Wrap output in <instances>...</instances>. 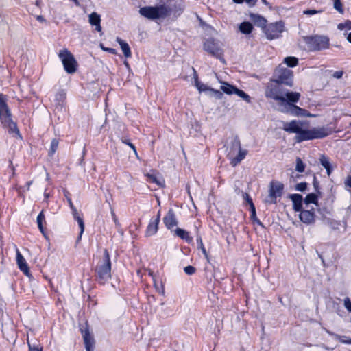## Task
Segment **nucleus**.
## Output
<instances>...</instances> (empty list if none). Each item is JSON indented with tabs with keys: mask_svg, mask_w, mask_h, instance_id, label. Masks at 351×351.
I'll return each instance as SVG.
<instances>
[{
	"mask_svg": "<svg viewBox=\"0 0 351 351\" xmlns=\"http://www.w3.org/2000/svg\"><path fill=\"white\" fill-rule=\"evenodd\" d=\"M267 98L278 101V110L284 113H290L295 116H306V110L295 105L300 98V94L287 90L282 85L271 81L267 84L265 92Z\"/></svg>",
	"mask_w": 351,
	"mask_h": 351,
	"instance_id": "1",
	"label": "nucleus"
},
{
	"mask_svg": "<svg viewBox=\"0 0 351 351\" xmlns=\"http://www.w3.org/2000/svg\"><path fill=\"white\" fill-rule=\"evenodd\" d=\"M184 2L175 3L172 8L162 3L156 6H145L139 9V14L144 18L151 21L165 19L171 14L174 18L180 16L184 11Z\"/></svg>",
	"mask_w": 351,
	"mask_h": 351,
	"instance_id": "2",
	"label": "nucleus"
},
{
	"mask_svg": "<svg viewBox=\"0 0 351 351\" xmlns=\"http://www.w3.org/2000/svg\"><path fill=\"white\" fill-rule=\"evenodd\" d=\"M0 121L3 126L8 130V132L21 137L16 123L12 121L11 112L6 104V98L0 94Z\"/></svg>",
	"mask_w": 351,
	"mask_h": 351,
	"instance_id": "3",
	"label": "nucleus"
},
{
	"mask_svg": "<svg viewBox=\"0 0 351 351\" xmlns=\"http://www.w3.org/2000/svg\"><path fill=\"white\" fill-rule=\"evenodd\" d=\"M97 279L101 285H104L111 278V261L109 252L106 249L104 250L102 258L96 266Z\"/></svg>",
	"mask_w": 351,
	"mask_h": 351,
	"instance_id": "4",
	"label": "nucleus"
},
{
	"mask_svg": "<svg viewBox=\"0 0 351 351\" xmlns=\"http://www.w3.org/2000/svg\"><path fill=\"white\" fill-rule=\"evenodd\" d=\"M330 131L325 127L313 128L310 130L304 129L303 126L300 130L298 135L295 136V141L297 143H301L304 141L322 138L330 134Z\"/></svg>",
	"mask_w": 351,
	"mask_h": 351,
	"instance_id": "5",
	"label": "nucleus"
},
{
	"mask_svg": "<svg viewBox=\"0 0 351 351\" xmlns=\"http://www.w3.org/2000/svg\"><path fill=\"white\" fill-rule=\"evenodd\" d=\"M247 153V150L241 149L239 138L237 136H234L230 142L227 154V156L230 160V164L235 167L245 158Z\"/></svg>",
	"mask_w": 351,
	"mask_h": 351,
	"instance_id": "6",
	"label": "nucleus"
},
{
	"mask_svg": "<svg viewBox=\"0 0 351 351\" xmlns=\"http://www.w3.org/2000/svg\"><path fill=\"white\" fill-rule=\"evenodd\" d=\"M58 56L63 64L64 70L68 73L71 74L76 71L77 63L73 55L67 49L60 51Z\"/></svg>",
	"mask_w": 351,
	"mask_h": 351,
	"instance_id": "7",
	"label": "nucleus"
},
{
	"mask_svg": "<svg viewBox=\"0 0 351 351\" xmlns=\"http://www.w3.org/2000/svg\"><path fill=\"white\" fill-rule=\"evenodd\" d=\"M293 71L287 68H280L275 72V79L271 81L280 85H286L292 87L293 84Z\"/></svg>",
	"mask_w": 351,
	"mask_h": 351,
	"instance_id": "8",
	"label": "nucleus"
},
{
	"mask_svg": "<svg viewBox=\"0 0 351 351\" xmlns=\"http://www.w3.org/2000/svg\"><path fill=\"white\" fill-rule=\"evenodd\" d=\"M306 43L311 51H321L329 47V38L324 36L307 37Z\"/></svg>",
	"mask_w": 351,
	"mask_h": 351,
	"instance_id": "9",
	"label": "nucleus"
},
{
	"mask_svg": "<svg viewBox=\"0 0 351 351\" xmlns=\"http://www.w3.org/2000/svg\"><path fill=\"white\" fill-rule=\"evenodd\" d=\"M285 29V23L282 21H279L267 24L264 29V33L267 39L273 40L280 37Z\"/></svg>",
	"mask_w": 351,
	"mask_h": 351,
	"instance_id": "10",
	"label": "nucleus"
},
{
	"mask_svg": "<svg viewBox=\"0 0 351 351\" xmlns=\"http://www.w3.org/2000/svg\"><path fill=\"white\" fill-rule=\"evenodd\" d=\"M284 189V185L280 182L272 181L269 184V197L267 202L276 204V198L281 197Z\"/></svg>",
	"mask_w": 351,
	"mask_h": 351,
	"instance_id": "11",
	"label": "nucleus"
},
{
	"mask_svg": "<svg viewBox=\"0 0 351 351\" xmlns=\"http://www.w3.org/2000/svg\"><path fill=\"white\" fill-rule=\"evenodd\" d=\"M204 49L212 56L219 59L223 63H225V60L223 58V51L213 40H207L204 44Z\"/></svg>",
	"mask_w": 351,
	"mask_h": 351,
	"instance_id": "12",
	"label": "nucleus"
},
{
	"mask_svg": "<svg viewBox=\"0 0 351 351\" xmlns=\"http://www.w3.org/2000/svg\"><path fill=\"white\" fill-rule=\"evenodd\" d=\"M81 332L82 334L86 350L94 351L95 347V341L93 336L90 333L87 326H86L84 328H81Z\"/></svg>",
	"mask_w": 351,
	"mask_h": 351,
	"instance_id": "13",
	"label": "nucleus"
},
{
	"mask_svg": "<svg viewBox=\"0 0 351 351\" xmlns=\"http://www.w3.org/2000/svg\"><path fill=\"white\" fill-rule=\"evenodd\" d=\"M299 218L302 222L306 224H312L315 223V215L314 208L311 210H302L299 215Z\"/></svg>",
	"mask_w": 351,
	"mask_h": 351,
	"instance_id": "14",
	"label": "nucleus"
},
{
	"mask_svg": "<svg viewBox=\"0 0 351 351\" xmlns=\"http://www.w3.org/2000/svg\"><path fill=\"white\" fill-rule=\"evenodd\" d=\"M302 126L303 123L302 121L294 120L284 123L282 129L289 133H295L298 135Z\"/></svg>",
	"mask_w": 351,
	"mask_h": 351,
	"instance_id": "15",
	"label": "nucleus"
},
{
	"mask_svg": "<svg viewBox=\"0 0 351 351\" xmlns=\"http://www.w3.org/2000/svg\"><path fill=\"white\" fill-rule=\"evenodd\" d=\"M163 222L168 229H171L178 225V221L172 209H169L168 210L167 213L163 218Z\"/></svg>",
	"mask_w": 351,
	"mask_h": 351,
	"instance_id": "16",
	"label": "nucleus"
},
{
	"mask_svg": "<svg viewBox=\"0 0 351 351\" xmlns=\"http://www.w3.org/2000/svg\"><path fill=\"white\" fill-rule=\"evenodd\" d=\"M16 263L21 271H22L26 276H29V270L28 265L25 259L18 250H16Z\"/></svg>",
	"mask_w": 351,
	"mask_h": 351,
	"instance_id": "17",
	"label": "nucleus"
},
{
	"mask_svg": "<svg viewBox=\"0 0 351 351\" xmlns=\"http://www.w3.org/2000/svg\"><path fill=\"white\" fill-rule=\"evenodd\" d=\"M88 21L92 26L95 27V30L97 32L101 31V16L97 12H93L88 16Z\"/></svg>",
	"mask_w": 351,
	"mask_h": 351,
	"instance_id": "18",
	"label": "nucleus"
},
{
	"mask_svg": "<svg viewBox=\"0 0 351 351\" xmlns=\"http://www.w3.org/2000/svg\"><path fill=\"white\" fill-rule=\"evenodd\" d=\"M289 198L293 202V208L295 212L302 210V196L300 194H291Z\"/></svg>",
	"mask_w": 351,
	"mask_h": 351,
	"instance_id": "19",
	"label": "nucleus"
},
{
	"mask_svg": "<svg viewBox=\"0 0 351 351\" xmlns=\"http://www.w3.org/2000/svg\"><path fill=\"white\" fill-rule=\"evenodd\" d=\"M250 18L252 20V21L254 23V25L263 28V29H265V27H267V20L264 17L258 14H250Z\"/></svg>",
	"mask_w": 351,
	"mask_h": 351,
	"instance_id": "20",
	"label": "nucleus"
},
{
	"mask_svg": "<svg viewBox=\"0 0 351 351\" xmlns=\"http://www.w3.org/2000/svg\"><path fill=\"white\" fill-rule=\"evenodd\" d=\"M160 222V219L158 218H156L153 221H151L146 230L145 234L147 237H150L155 234L158 229V224Z\"/></svg>",
	"mask_w": 351,
	"mask_h": 351,
	"instance_id": "21",
	"label": "nucleus"
},
{
	"mask_svg": "<svg viewBox=\"0 0 351 351\" xmlns=\"http://www.w3.org/2000/svg\"><path fill=\"white\" fill-rule=\"evenodd\" d=\"M116 40L119 44L125 57H131L132 53L129 45L119 37H117Z\"/></svg>",
	"mask_w": 351,
	"mask_h": 351,
	"instance_id": "22",
	"label": "nucleus"
},
{
	"mask_svg": "<svg viewBox=\"0 0 351 351\" xmlns=\"http://www.w3.org/2000/svg\"><path fill=\"white\" fill-rule=\"evenodd\" d=\"M71 209L72 210V214H73L74 219L77 221L78 225L80 226V238L82 233L84 231V223L82 218L79 215L75 207L73 206V208H71Z\"/></svg>",
	"mask_w": 351,
	"mask_h": 351,
	"instance_id": "23",
	"label": "nucleus"
},
{
	"mask_svg": "<svg viewBox=\"0 0 351 351\" xmlns=\"http://www.w3.org/2000/svg\"><path fill=\"white\" fill-rule=\"evenodd\" d=\"M176 234L182 239L185 240L188 243H191L193 241V239L191 237L189 236V232L180 228H178L176 230Z\"/></svg>",
	"mask_w": 351,
	"mask_h": 351,
	"instance_id": "24",
	"label": "nucleus"
},
{
	"mask_svg": "<svg viewBox=\"0 0 351 351\" xmlns=\"http://www.w3.org/2000/svg\"><path fill=\"white\" fill-rule=\"evenodd\" d=\"M319 160L321 165L326 169L328 176H330L332 169L328 158L322 155Z\"/></svg>",
	"mask_w": 351,
	"mask_h": 351,
	"instance_id": "25",
	"label": "nucleus"
},
{
	"mask_svg": "<svg viewBox=\"0 0 351 351\" xmlns=\"http://www.w3.org/2000/svg\"><path fill=\"white\" fill-rule=\"evenodd\" d=\"M146 176L148 178L149 182L156 184L158 186H163L164 180L162 178H158L157 175L154 173H147Z\"/></svg>",
	"mask_w": 351,
	"mask_h": 351,
	"instance_id": "26",
	"label": "nucleus"
},
{
	"mask_svg": "<svg viewBox=\"0 0 351 351\" xmlns=\"http://www.w3.org/2000/svg\"><path fill=\"white\" fill-rule=\"evenodd\" d=\"M221 86V90L228 95L234 94L237 88L232 85L229 84L227 82H222Z\"/></svg>",
	"mask_w": 351,
	"mask_h": 351,
	"instance_id": "27",
	"label": "nucleus"
},
{
	"mask_svg": "<svg viewBox=\"0 0 351 351\" xmlns=\"http://www.w3.org/2000/svg\"><path fill=\"white\" fill-rule=\"evenodd\" d=\"M252 29V25L250 22H243L239 25V30L245 34H250Z\"/></svg>",
	"mask_w": 351,
	"mask_h": 351,
	"instance_id": "28",
	"label": "nucleus"
},
{
	"mask_svg": "<svg viewBox=\"0 0 351 351\" xmlns=\"http://www.w3.org/2000/svg\"><path fill=\"white\" fill-rule=\"evenodd\" d=\"M283 62L289 67H294L298 64V59L293 56L286 57Z\"/></svg>",
	"mask_w": 351,
	"mask_h": 351,
	"instance_id": "29",
	"label": "nucleus"
},
{
	"mask_svg": "<svg viewBox=\"0 0 351 351\" xmlns=\"http://www.w3.org/2000/svg\"><path fill=\"white\" fill-rule=\"evenodd\" d=\"M304 204L308 206L309 204H315L317 203V197L314 193H310L306 195L304 200Z\"/></svg>",
	"mask_w": 351,
	"mask_h": 351,
	"instance_id": "30",
	"label": "nucleus"
},
{
	"mask_svg": "<svg viewBox=\"0 0 351 351\" xmlns=\"http://www.w3.org/2000/svg\"><path fill=\"white\" fill-rule=\"evenodd\" d=\"M234 94L237 95L239 97H241L246 102L250 103L251 101L250 97L246 94L244 91L239 90L237 88Z\"/></svg>",
	"mask_w": 351,
	"mask_h": 351,
	"instance_id": "31",
	"label": "nucleus"
},
{
	"mask_svg": "<svg viewBox=\"0 0 351 351\" xmlns=\"http://www.w3.org/2000/svg\"><path fill=\"white\" fill-rule=\"evenodd\" d=\"M59 142L56 138L52 139L51 142L50 150L49 152V155L50 156H53L58 149Z\"/></svg>",
	"mask_w": 351,
	"mask_h": 351,
	"instance_id": "32",
	"label": "nucleus"
},
{
	"mask_svg": "<svg viewBox=\"0 0 351 351\" xmlns=\"http://www.w3.org/2000/svg\"><path fill=\"white\" fill-rule=\"evenodd\" d=\"M45 220V215L43 212L41 211L37 217V223L40 232L44 234V228L43 226V221Z\"/></svg>",
	"mask_w": 351,
	"mask_h": 351,
	"instance_id": "33",
	"label": "nucleus"
},
{
	"mask_svg": "<svg viewBox=\"0 0 351 351\" xmlns=\"http://www.w3.org/2000/svg\"><path fill=\"white\" fill-rule=\"evenodd\" d=\"M251 219L254 222H256L258 224L263 226L262 223L258 219L256 215V209L254 204H252L250 206Z\"/></svg>",
	"mask_w": 351,
	"mask_h": 351,
	"instance_id": "34",
	"label": "nucleus"
},
{
	"mask_svg": "<svg viewBox=\"0 0 351 351\" xmlns=\"http://www.w3.org/2000/svg\"><path fill=\"white\" fill-rule=\"evenodd\" d=\"M65 99V94L62 92H60L56 95V101L57 102V105L62 108V103L64 101Z\"/></svg>",
	"mask_w": 351,
	"mask_h": 351,
	"instance_id": "35",
	"label": "nucleus"
},
{
	"mask_svg": "<svg viewBox=\"0 0 351 351\" xmlns=\"http://www.w3.org/2000/svg\"><path fill=\"white\" fill-rule=\"evenodd\" d=\"M305 165L300 158H297L296 159V167L295 170L300 173H302L304 171Z\"/></svg>",
	"mask_w": 351,
	"mask_h": 351,
	"instance_id": "36",
	"label": "nucleus"
},
{
	"mask_svg": "<svg viewBox=\"0 0 351 351\" xmlns=\"http://www.w3.org/2000/svg\"><path fill=\"white\" fill-rule=\"evenodd\" d=\"M195 86L199 92L209 90V89L210 88L208 87L206 85L200 83L198 81L197 77L195 78Z\"/></svg>",
	"mask_w": 351,
	"mask_h": 351,
	"instance_id": "37",
	"label": "nucleus"
},
{
	"mask_svg": "<svg viewBox=\"0 0 351 351\" xmlns=\"http://www.w3.org/2000/svg\"><path fill=\"white\" fill-rule=\"evenodd\" d=\"M334 8L338 11L340 14L343 13V8L342 3L340 0H333Z\"/></svg>",
	"mask_w": 351,
	"mask_h": 351,
	"instance_id": "38",
	"label": "nucleus"
},
{
	"mask_svg": "<svg viewBox=\"0 0 351 351\" xmlns=\"http://www.w3.org/2000/svg\"><path fill=\"white\" fill-rule=\"evenodd\" d=\"M337 28L339 30H343L345 28L350 29H351V21H347L345 23H339L337 26Z\"/></svg>",
	"mask_w": 351,
	"mask_h": 351,
	"instance_id": "39",
	"label": "nucleus"
},
{
	"mask_svg": "<svg viewBox=\"0 0 351 351\" xmlns=\"http://www.w3.org/2000/svg\"><path fill=\"white\" fill-rule=\"evenodd\" d=\"M27 344L29 346V351H43V348L40 346V344L32 345L28 340Z\"/></svg>",
	"mask_w": 351,
	"mask_h": 351,
	"instance_id": "40",
	"label": "nucleus"
},
{
	"mask_svg": "<svg viewBox=\"0 0 351 351\" xmlns=\"http://www.w3.org/2000/svg\"><path fill=\"white\" fill-rule=\"evenodd\" d=\"M184 271L186 274L192 275L195 272L196 269L193 266L189 265L184 268Z\"/></svg>",
	"mask_w": 351,
	"mask_h": 351,
	"instance_id": "41",
	"label": "nucleus"
},
{
	"mask_svg": "<svg viewBox=\"0 0 351 351\" xmlns=\"http://www.w3.org/2000/svg\"><path fill=\"white\" fill-rule=\"evenodd\" d=\"M122 142H123V143H125V144L128 145V146H130V147L132 149V150H133V152H134V154L136 155V156L137 158H138V154H137V152H136V147H135V146L134 145V144H132V143H130L129 141H128V140H126V139H125V140H122Z\"/></svg>",
	"mask_w": 351,
	"mask_h": 351,
	"instance_id": "42",
	"label": "nucleus"
},
{
	"mask_svg": "<svg viewBox=\"0 0 351 351\" xmlns=\"http://www.w3.org/2000/svg\"><path fill=\"white\" fill-rule=\"evenodd\" d=\"M110 213H111V215H112V219L116 225L117 227H119L120 226V223L118 221V219L115 215V213L114 211V209L112 208V207L110 206Z\"/></svg>",
	"mask_w": 351,
	"mask_h": 351,
	"instance_id": "43",
	"label": "nucleus"
},
{
	"mask_svg": "<svg viewBox=\"0 0 351 351\" xmlns=\"http://www.w3.org/2000/svg\"><path fill=\"white\" fill-rule=\"evenodd\" d=\"M197 242L199 243V248L201 249L202 253L204 254V255L205 256V257L206 258H208V254L206 252V250L203 245V243H202V239L201 238H199L197 239Z\"/></svg>",
	"mask_w": 351,
	"mask_h": 351,
	"instance_id": "44",
	"label": "nucleus"
},
{
	"mask_svg": "<svg viewBox=\"0 0 351 351\" xmlns=\"http://www.w3.org/2000/svg\"><path fill=\"white\" fill-rule=\"evenodd\" d=\"M344 306L347 309L348 311L351 313V301L349 298L346 297L343 300Z\"/></svg>",
	"mask_w": 351,
	"mask_h": 351,
	"instance_id": "45",
	"label": "nucleus"
},
{
	"mask_svg": "<svg viewBox=\"0 0 351 351\" xmlns=\"http://www.w3.org/2000/svg\"><path fill=\"white\" fill-rule=\"evenodd\" d=\"M306 182H300L295 186V189L298 191H304L306 190Z\"/></svg>",
	"mask_w": 351,
	"mask_h": 351,
	"instance_id": "46",
	"label": "nucleus"
},
{
	"mask_svg": "<svg viewBox=\"0 0 351 351\" xmlns=\"http://www.w3.org/2000/svg\"><path fill=\"white\" fill-rule=\"evenodd\" d=\"M209 91L213 93L215 97L218 99H221L223 97L222 93L218 90H215L214 88H212L209 89Z\"/></svg>",
	"mask_w": 351,
	"mask_h": 351,
	"instance_id": "47",
	"label": "nucleus"
},
{
	"mask_svg": "<svg viewBox=\"0 0 351 351\" xmlns=\"http://www.w3.org/2000/svg\"><path fill=\"white\" fill-rule=\"evenodd\" d=\"M64 194L65 197H66V199H67V202H68V204H69V207H70V208H73V202H72V201H71V197H70V193H69V192L68 191H66V190H64Z\"/></svg>",
	"mask_w": 351,
	"mask_h": 351,
	"instance_id": "48",
	"label": "nucleus"
},
{
	"mask_svg": "<svg viewBox=\"0 0 351 351\" xmlns=\"http://www.w3.org/2000/svg\"><path fill=\"white\" fill-rule=\"evenodd\" d=\"M101 48L105 51H108L112 54H117V51L116 49H113V48H108V47H105L103 45H101Z\"/></svg>",
	"mask_w": 351,
	"mask_h": 351,
	"instance_id": "49",
	"label": "nucleus"
},
{
	"mask_svg": "<svg viewBox=\"0 0 351 351\" xmlns=\"http://www.w3.org/2000/svg\"><path fill=\"white\" fill-rule=\"evenodd\" d=\"M243 199L245 200H246V202L248 203V204L250 205V207L251 206L252 204H253V202H252V198L250 197V195L245 193L243 194Z\"/></svg>",
	"mask_w": 351,
	"mask_h": 351,
	"instance_id": "50",
	"label": "nucleus"
},
{
	"mask_svg": "<svg viewBox=\"0 0 351 351\" xmlns=\"http://www.w3.org/2000/svg\"><path fill=\"white\" fill-rule=\"evenodd\" d=\"M319 11H317L315 10H304L303 12V13L304 14H306V15H313V14H315L316 13H318Z\"/></svg>",
	"mask_w": 351,
	"mask_h": 351,
	"instance_id": "51",
	"label": "nucleus"
},
{
	"mask_svg": "<svg viewBox=\"0 0 351 351\" xmlns=\"http://www.w3.org/2000/svg\"><path fill=\"white\" fill-rule=\"evenodd\" d=\"M343 71H335L333 74H332V76L335 77V78H337V79H339L342 77L343 75Z\"/></svg>",
	"mask_w": 351,
	"mask_h": 351,
	"instance_id": "52",
	"label": "nucleus"
},
{
	"mask_svg": "<svg viewBox=\"0 0 351 351\" xmlns=\"http://www.w3.org/2000/svg\"><path fill=\"white\" fill-rule=\"evenodd\" d=\"M243 1L248 4L249 6L252 7L256 4L257 0H243Z\"/></svg>",
	"mask_w": 351,
	"mask_h": 351,
	"instance_id": "53",
	"label": "nucleus"
},
{
	"mask_svg": "<svg viewBox=\"0 0 351 351\" xmlns=\"http://www.w3.org/2000/svg\"><path fill=\"white\" fill-rule=\"evenodd\" d=\"M348 339H347V337L346 336H339V340L343 343H346V341H348Z\"/></svg>",
	"mask_w": 351,
	"mask_h": 351,
	"instance_id": "54",
	"label": "nucleus"
},
{
	"mask_svg": "<svg viewBox=\"0 0 351 351\" xmlns=\"http://www.w3.org/2000/svg\"><path fill=\"white\" fill-rule=\"evenodd\" d=\"M345 184L349 187H351V176H348L345 181Z\"/></svg>",
	"mask_w": 351,
	"mask_h": 351,
	"instance_id": "55",
	"label": "nucleus"
},
{
	"mask_svg": "<svg viewBox=\"0 0 351 351\" xmlns=\"http://www.w3.org/2000/svg\"><path fill=\"white\" fill-rule=\"evenodd\" d=\"M36 19L41 23L45 22V18L41 15L36 16Z\"/></svg>",
	"mask_w": 351,
	"mask_h": 351,
	"instance_id": "56",
	"label": "nucleus"
},
{
	"mask_svg": "<svg viewBox=\"0 0 351 351\" xmlns=\"http://www.w3.org/2000/svg\"><path fill=\"white\" fill-rule=\"evenodd\" d=\"M347 40L348 42L351 43V32L348 34L347 36Z\"/></svg>",
	"mask_w": 351,
	"mask_h": 351,
	"instance_id": "57",
	"label": "nucleus"
},
{
	"mask_svg": "<svg viewBox=\"0 0 351 351\" xmlns=\"http://www.w3.org/2000/svg\"><path fill=\"white\" fill-rule=\"evenodd\" d=\"M233 1L237 3H241L243 2V0H233Z\"/></svg>",
	"mask_w": 351,
	"mask_h": 351,
	"instance_id": "58",
	"label": "nucleus"
},
{
	"mask_svg": "<svg viewBox=\"0 0 351 351\" xmlns=\"http://www.w3.org/2000/svg\"><path fill=\"white\" fill-rule=\"evenodd\" d=\"M32 181H30V182H27V187H28V189H29V186H30V185L32 184Z\"/></svg>",
	"mask_w": 351,
	"mask_h": 351,
	"instance_id": "59",
	"label": "nucleus"
},
{
	"mask_svg": "<svg viewBox=\"0 0 351 351\" xmlns=\"http://www.w3.org/2000/svg\"><path fill=\"white\" fill-rule=\"evenodd\" d=\"M346 344H351V339H348L346 341Z\"/></svg>",
	"mask_w": 351,
	"mask_h": 351,
	"instance_id": "60",
	"label": "nucleus"
},
{
	"mask_svg": "<svg viewBox=\"0 0 351 351\" xmlns=\"http://www.w3.org/2000/svg\"><path fill=\"white\" fill-rule=\"evenodd\" d=\"M261 1H262V2H263L264 4H265V5H267V4H268V3H267V1L266 0H261Z\"/></svg>",
	"mask_w": 351,
	"mask_h": 351,
	"instance_id": "61",
	"label": "nucleus"
},
{
	"mask_svg": "<svg viewBox=\"0 0 351 351\" xmlns=\"http://www.w3.org/2000/svg\"><path fill=\"white\" fill-rule=\"evenodd\" d=\"M160 212H158V215H157V217H156V218H158V219H160Z\"/></svg>",
	"mask_w": 351,
	"mask_h": 351,
	"instance_id": "62",
	"label": "nucleus"
},
{
	"mask_svg": "<svg viewBox=\"0 0 351 351\" xmlns=\"http://www.w3.org/2000/svg\"><path fill=\"white\" fill-rule=\"evenodd\" d=\"M45 197H46L47 198V197H49V194L45 193Z\"/></svg>",
	"mask_w": 351,
	"mask_h": 351,
	"instance_id": "63",
	"label": "nucleus"
},
{
	"mask_svg": "<svg viewBox=\"0 0 351 351\" xmlns=\"http://www.w3.org/2000/svg\"><path fill=\"white\" fill-rule=\"evenodd\" d=\"M48 178H49V174L47 173V179H48Z\"/></svg>",
	"mask_w": 351,
	"mask_h": 351,
	"instance_id": "64",
	"label": "nucleus"
}]
</instances>
